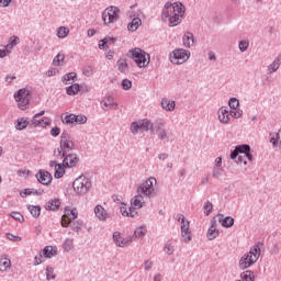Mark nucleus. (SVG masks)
Segmentation results:
<instances>
[{"instance_id": "nucleus-54", "label": "nucleus", "mask_w": 281, "mask_h": 281, "mask_svg": "<svg viewBox=\"0 0 281 281\" xmlns=\"http://www.w3.org/2000/svg\"><path fill=\"white\" fill-rule=\"evenodd\" d=\"M133 241V239L131 237L128 238H123L117 243L116 247H126L127 245H131V243Z\"/></svg>"}, {"instance_id": "nucleus-32", "label": "nucleus", "mask_w": 281, "mask_h": 281, "mask_svg": "<svg viewBox=\"0 0 281 281\" xmlns=\"http://www.w3.org/2000/svg\"><path fill=\"white\" fill-rule=\"evenodd\" d=\"M241 281H255L256 276H254V272L251 270H246L240 274Z\"/></svg>"}, {"instance_id": "nucleus-4", "label": "nucleus", "mask_w": 281, "mask_h": 281, "mask_svg": "<svg viewBox=\"0 0 281 281\" xmlns=\"http://www.w3.org/2000/svg\"><path fill=\"white\" fill-rule=\"evenodd\" d=\"M128 56L132 58V60H134V63H136L139 69L150 65V55L139 47L130 49Z\"/></svg>"}, {"instance_id": "nucleus-15", "label": "nucleus", "mask_w": 281, "mask_h": 281, "mask_svg": "<svg viewBox=\"0 0 281 281\" xmlns=\"http://www.w3.org/2000/svg\"><path fill=\"white\" fill-rule=\"evenodd\" d=\"M218 120L221 124H229V110L226 108H220L218 112Z\"/></svg>"}, {"instance_id": "nucleus-18", "label": "nucleus", "mask_w": 281, "mask_h": 281, "mask_svg": "<svg viewBox=\"0 0 281 281\" xmlns=\"http://www.w3.org/2000/svg\"><path fill=\"white\" fill-rule=\"evenodd\" d=\"M218 236V229L216 228V221H211V227L207 231L209 240H214Z\"/></svg>"}, {"instance_id": "nucleus-48", "label": "nucleus", "mask_w": 281, "mask_h": 281, "mask_svg": "<svg viewBox=\"0 0 281 281\" xmlns=\"http://www.w3.org/2000/svg\"><path fill=\"white\" fill-rule=\"evenodd\" d=\"M164 250L165 254H167L168 256H172V254H175V248L172 247V244H170V241L166 243Z\"/></svg>"}, {"instance_id": "nucleus-23", "label": "nucleus", "mask_w": 281, "mask_h": 281, "mask_svg": "<svg viewBox=\"0 0 281 281\" xmlns=\"http://www.w3.org/2000/svg\"><path fill=\"white\" fill-rule=\"evenodd\" d=\"M142 25V19L139 18H134L128 24H127V30L128 32H135L139 29Z\"/></svg>"}, {"instance_id": "nucleus-1", "label": "nucleus", "mask_w": 281, "mask_h": 281, "mask_svg": "<svg viewBox=\"0 0 281 281\" xmlns=\"http://www.w3.org/2000/svg\"><path fill=\"white\" fill-rule=\"evenodd\" d=\"M186 14V7L181 2H167L164 7L161 19H169V27H177Z\"/></svg>"}, {"instance_id": "nucleus-40", "label": "nucleus", "mask_w": 281, "mask_h": 281, "mask_svg": "<svg viewBox=\"0 0 281 281\" xmlns=\"http://www.w3.org/2000/svg\"><path fill=\"white\" fill-rule=\"evenodd\" d=\"M222 227H234V217L232 216H226L223 221H222Z\"/></svg>"}, {"instance_id": "nucleus-59", "label": "nucleus", "mask_w": 281, "mask_h": 281, "mask_svg": "<svg viewBox=\"0 0 281 281\" xmlns=\"http://www.w3.org/2000/svg\"><path fill=\"white\" fill-rule=\"evenodd\" d=\"M239 157L240 154L235 147V149L231 151V159H233L234 161H238Z\"/></svg>"}, {"instance_id": "nucleus-34", "label": "nucleus", "mask_w": 281, "mask_h": 281, "mask_svg": "<svg viewBox=\"0 0 281 281\" xmlns=\"http://www.w3.org/2000/svg\"><path fill=\"white\" fill-rule=\"evenodd\" d=\"M29 211L32 214L33 218H38L41 216L40 205H29Z\"/></svg>"}, {"instance_id": "nucleus-53", "label": "nucleus", "mask_w": 281, "mask_h": 281, "mask_svg": "<svg viewBox=\"0 0 281 281\" xmlns=\"http://www.w3.org/2000/svg\"><path fill=\"white\" fill-rule=\"evenodd\" d=\"M229 115L232 117H235V120H238L239 117H243V110L237 109L229 112Z\"/></svg>"}, {"instance_id": "nucleus-6", "label": "nucleus", "mask_w": 281, "mask_h": 281, "mask_svg": "<svg viewBox=\"0 0 281 281\" xmlns=\"http://www.w3.org/2000/svg\"><path fill=\"white\" fill-rule=\"evenodd\" d=\"M76 194H87L91 190V180L85 176H79L72 183Z\"/></svg>"}, {"instance_id": "nucleus-12", "label": "nucleus", "mask_w": 281, "mask_h": 281, "mask_svg": "<svg viewBox=\"0 0 281 281\" xmlns=\"http://www.w3.org/2000/svg\"><path fill=\"white\" fill-rule=\"evenodd\" d=\"M35 178L37 179L38 183L42 186H49L52 183L53 177L49 171L45 170H38L37 173L35 175Z\"/></svg>"}, {"instance_id": "nucleus-52", "label": "nucleus", "mask_w": 281, "mask_h": 281, "mask_svg": "<svg viewBox=\"0 0 281 281\" xmlns=\"http://www.w3.org/2000/svg\"><path fill=\"white\" fill-rule=\"evenodd\" d=\"M11 216L14 218V221H18L19 223H23V221H25V218L23 217V215L20 212H12Z\"/></svg>"}, {"instance_id": "nucleus-37", "label": "nucleus", "mask_w": 281, "mask_h": 281, "mask_svg": "<svg viewBox=\"0 0 281 281\" xmlns=\"http://www.w3.org/2000/svg\"><path fill=\"white\" fill-rule=\"evenodd\" d=\"M116 65L121 74H125L126 69H128V64L126 63V59H119Z\"/></svg>"}, {"instance_id": "nucleus-39", "label": "nucleus", "mask_w": 281, "mask_h": 281, "mask_svg": "<svg viewBox=\"0 0 281 281\" xmlns=\"http://www.w3.org/2000/svg\"><path fill=\"white\" fill-rule=\"evenodd\" d=\"M63 249L65 251H71L74 249V239H71V238L65 239V241L63 244Z\"/></svg>"}, {"instance_id": "nucleus-29", "label": "nucleus", "mask_w": 281, "mask_h": 281, "mask_svg": "<svg viewBox=\"0 0 281 281\" xmlns=\"http://www.w3.org/2000/svg\"><path fill=\"white\" fill-rule=\"evenodd\" d=\"M78 75L76 72H69L63 76L61 81L64 85H69V81L76 82Z\"/></svg>"}, {"instance_id": "nucleus-3", "label": "nucleus", "mask_w": 281, "mask_h": 281, "mask_svg": "<svg viewBox=\"0 0 281 281\" xmlns=\"http://www.w3.org/2000/svg\"><path fill=\"white\" fill-rule=\"evenodd\" d=\"M260 245L262 243H258L257 245L252 246L249 252L245 254L239 260V269L245 271V269H249L251 265H256L258 262V258H260Z\"/></svg>"}, {"instance_id": "nucleus-41", "label": "nucleus", "mask_w": 281, "mask_h": 281, "mask_svg": "<svg viewBox=\"0 0 281 281\" xmlns=\"http://www.w3.org/2000/svg\"><path fill=\"white\" fill-rule=\"evenodd\" d=\"M68 221H76L78 218V212L76 210H68L65 212V215Z\"/></svg>"}, {"instance_id": "nucleus-63", "label": "nucleus", "mask_w": 281, "mask_h": 281, "mask_svg": "<svg viewBox=\"0 0 281 281\" xmlns=\"http://www.w3.org/2000/svg\"><path fill=\"white\" fill-rule=\"evenodd\" d=\"M71 224V220L67 218V216L63 215L61 217V227H69Z\"/></svg>"}, {"instance_id": "nucleus-20", "label": "nucleus", "mask_w": 281, "mask_h": 281, "mask_svg": "<svg viewBox=\"0 0 281 281\" xmlns=\"http://www.w3.org/2000/svg\"><path fill=\"white\" fill-rule=\"evenodd\" d=\"M182 41H183V45L184 47H192V45H194V34H192V32H187L183 37H182Z\"/></svg>"}, {"instance_id": "nucleus-2", "label": "nucleus", "mask_w": 281, "mask_h": 281, "mask_svg": "<svg viewBox=\"0 0 281 281\" xmlns=\"http://www.w3.org/2000/svg\"><path fill=\"white\" fill-rule=\"evenodd\" d=\"M74 150V140L67 132L61 133L59 147L54 150V157L63 159Z\"/></svg>"}, {"instance_id": "nucleus-19", "label": "nucleus", "mask_w": 281, "mask_h": 281, "mask_svg": "<svg viewBox=\"0 0 281 281\" xmlns=\"http://www.w3.org/2000/svg\"><path fill=\"white\" fill-rule=\"evenodd\" d=\"M94 214L97 216V218H99V221H106V216H108V213H106V210H104V206L102 205H97L94 207Z\"/></svg>"}, {"instance_id": "nucleus-10", "label": "nucleus", "mask_w": 281, "mask_h": 281, "mask_svg": "<svg viewBox=\"0 0 281 281\" xmlns=\"http://www.w3.org/2000/svg\"><path fill=\"white\" fill-rule=\"evenodd\" d=\"M173 56L170 57V61L173 65H183L190 59V50L183 48H177L172 52Z\"/></svg>"}, {"instance_id": "nucleus-51", "label": "nucleus", "mask_w": 281, "mask_h": 281, "mask_svg": "<svg viewBox=\"0 0 281 281\" xmlns=\"http://www.w3.org/2000/svg\"><path fill=\"white\" fill-rule=\"evenodd\" d=\"M75 124H87V117L82 114L80 115L75 114Z\"/></svg>"}, {"instance_id": "nucleus-5", "label": "nucleus", "mask_w": 281, "mask_h": 281, "mask_svg": "<svg viewBox=\"0 0 281 281\" xmlns=\"http://www.w3.org/2000/svg\"><path fill=\"white\" fill-rule=\"evenodd\" d=\"M154 183H157V179L149 178L143 184L137 188V194H142L143 196H147L148 199H153V196H157V192L155 191Z\"/></svg>"}, {"instance_id": "nucleus-45", "label": "nucleus", "mask_w": 281, "mask_h": 281, "mask_svg": "<svg viewBox=\"0 0 281 281\" xmlns=\"http://www.w3.org/2000/svg\"><path fill=\"white\" fill-rule=\"evenodd\" d=\"M203 210H204L205 216H210V214H212V210H214V205L212 204V202H206L203 205Z\"/></svg>"}, {"instance_id": "nucleus-25", "label": "nucleus", "mask_w": 281, "mask_h": 281, "mask_svg": "<svg viewBox=\"0 0 281 281\" xmlns=\"http://www.w3.org/2000/svg\"><path fill=\"white\" fill-rule=\"evenodd\" d=\"M31 126L33 128H36V126H42L43 128H45V126H47V119L38 120V117L33 116L31 121Z\"/></svg>"}, {"instance_id": "nucleus-46", "label": "nucleus", "mask_w": 281, "mask_h": 281, "mask_svg": "<svg viewBox=\"0 0 281 281\" xmlns=\"http://www.w3.org/2000/svg\"><path fill=\"white\" fill-rule=\"evenodd\" d=\"M121 87L124 91H128L133 87V81L128 79H123L121 82Z\"/></svg>"}, {"instance_id": "nucleus-16", "label": "nucleus", "mask_w": 281, "mask_h": 281, "mask_svg": "<svg viewBox=\"0 0 281 281\" xmlns=\"http://www.w3.org/2000/svg\"><path fill=\"white\" fill-rule=\"evenodd\" d=\"M160 104H161V109H164L165 111H168V112H172L175 110V106H177L175 101L167 99V98H164L161 100Z\"/></svg>"}, {"instance_id": "nucleus-30", "label": "nucleus", "mask_w": 281, "mask_h": 281, "mask_svg": "<svg viewBox=\"0 0 281 281\" xmlns=\"http://www.w3.org/2000/svg\"><path fill=\"white\" fill-rule=\"evenodd\" d=\"M43 256L44 258H54V256H56V249L52 246H45L43 249Z\"/></svg>"}, {"instance_id": "nucleus-42", "label": "nucleus", "mask_w": 281, "mask_h": 281, "mask_svg": "<svg viewBox=\"0 0 281 281\" xmlns=\"http://www.w3.org/2000/svg\"><path fill=\"white\" fill-rule=\"evenodd\" d=\"M228 105H229V109H232L233 111H236L238 106H240V101H238V99L236 98H231L228 101Z\"/></svg>"}, {"instance_id": "nucleus-62", "label": "nucleus", "mask_w": 281, "mask_h": 281, "mask_svg": "<svg viewBox=\"0 0 281 281\" xmlns=\"http://www.w3.org/2000/svg\"><path fill=\"white\" fill-rule=\"evenodd\" d=\"M113 240H114L115 245L117 246V243H120L122 240V234L120 232H114Z\"/></svg>"}, {"instance_id": "nucleus-35", "label": "nucleus", "mask_w": 281, "mask_h": 281, "mask_svg": "<svg viewBox=\"0 0 281 281\" xmlns=\"http://www.w3.org/2000/svg\"><path fill=\"white\" fill-rule=\"evenodd\" d=\"M45 191L44 190H36V189H24L23 194L25 196H31V194H34L35 196H41Z\"/></svg>"}, {"instance_id": "nucleus-14", "label": "nucleus", "mask_w": 281, "mask_h": 281, "mask_svg": "<svg viewBox=\"0 0 281 281\" xmlns=\"http://www.w3.org/2000/svg\"><path fill=\"white\" fill-rule=\"evenodd\" d=\"M180 229H181L182 240L184 243H190V240H192V233L190 232V222L187 221L186 224H182Z\"/></svg>"}, {"instance_id": "nucleus-9", "label": "nucleus", "mask_w": 281, "mask_h": 281, "mask_svg": "<svg viewBox=\"0 0 281 281\" xmlns=\"http://www.w3.org/2000/svg\"><path fill=\"white\" fill-rule=\"evenodd\" d=\"M13 98L15 102H20L18 104L19 109L25 111L30 104V90L22 88L14 93Z\"/></svg>"}, {"instance_id": "nucleus-57", "label": "nucleus", "mask_w": 281, "mask_h": 281, "mask_svg": "<svg viewBox=\"0 0 281 281\" xmlns=\"http://www.w3.org/2000/svg\"><path fill=\"white\" fill-rule=\"evenodd\" d=\"M137 207H133V206H130L128 207V211H127V215L126 216H130L131 218H135V216H137V211H136Z\"/></svg>"}, {"instance_id": "nucleus-33", "label": "nucleus", "mask_w": 281, "mask_h": 281, "mask_svg": "<svg viewBox=\"0 0 281 281\" xmlns=\"http://www.w3.org/2000/svg\"><path fill=\"white\" fill-rule=\"evenodd\" d=\"M10 267H12V262L10 261V259L4 258V259L0 260V271L2 273L8 271V269H10Z\"/></svg>"}, {"instance_id": "nucleus-64", "label": "nucleus", "mask_w": 281, "mask_h": 281, "mask_svg": "<svg viewBox=\"0 0 281 281\" xmlns=\"http://www.w3.org/2000/svg\"><path fill=\"white\" fill-rule=\"evenodd\" d=\"M91 74H93V67H91V66H86V67L83 68V76L89 77V76H91Z\"/></svg>"}, {"instance_id": "nucleus-24", "label": "nucleus", "mask_w": 281, "mask_h": 281, "mask_svg": "<svg viewBox=\"0 0 281 281\" xmlns=\"http://www.w3.org/2000/svg\"><path fill=\"white\" fill-rule=\"evenodd\" d=\"M29 125H30V121H27V119L25 117H20L15 122L16 131H25V128H27Z\"/></svg>"}, {"instance_id": "nucleus-27", "label": "nucleus", "mask_w": 281, "mask_h": 281, "mask_svg": "<svg viewBox=\"0 0 281 281\" xmlns=\"http://www.w3.org/2000/svg\"><path fill=\"white\" fill-rule=\"evenodd\" d=\"M139 124H140V131H145L146 133H148V131L151 132L153 122H150V120L144 119V120L139 121Z\"/></svg>"}, {"instance_id": "nucleus-7", "label": "nucleus", "mask_w": 281, "mask_h": 281, "mask_svg": "<svg viewBox=\"0 0 281 281\" xmlns=\"http://www.w3.org/2000/svg\"><path fill=\"white\" fill-rule=\"evenodd\" d=\"M102 21L104 25L120 21V8L113 5L108 7L102 13Z\"/></svg>"}, {"instance_id": "nucleus-21", "label": "nucleus", "mask_w": 281, "mask_h": 281, "mask_svg": "<svg viewBox=\"0 0 281 281\" xmlns=\"http://www.w3.org/2000/svg\"><path fill=\"white\" fill-rule=\"evenodd\" d=\"M59 207H60V200L58 199L49 200L45 205V210H48L50 212H56V210H58Z\"/></svg>"}, {"instance_id": "nucleus-13", "label": "nucleus", "mask_w": 281, "mask_h": 281, "mask_svg": "<svg viewBox=\"0 0 281 281\" xmlns=\"http://www.w3.org/2000/svg\"><path fill=\"white\" fill-rule=\"evenodd\" d=\"M79 161H80V159L78 158V155L66 154V156H64L63 164L66 168H76V166H78Z\"/></svg>"}, {"instance_id": "nucleus-47", "label": "nucleus", "mask_w": 281, "mask_h": 281, "mask_svg": "<svg viewBox=\"0 0 281 281\" xmlns=\"http://www.w3.org/2000/svg\"><path fill=\"white\" fill-rule=\"evenodd\" d=\"M14 45H19V37L18 36H11L9 40V44L7 45V49H12Z\"/></svg>"}, {"instance_id": "nucleus-60", "label": "nucleus", "mask_w": 281, "mask_h": 281, "mask_svg": "<svg viewBox=\"0 0 281 281\" xmlns=\"http://www.w3.org/2000/svg\"><path fill=\"white\" fill-rule=\"evenodd\" d=\"M157 135H158L159 139H168V133L166 132L165 127L162 130L158 131Z\"/></svg>"}, {"instance_id": "nucleus-56", "label": "nucleus", "mask_w": 281, "mask_h": 281, "mask_svg": "<svg viewBox=\"0 0 281 281\" xmlns=\"http://www.w3.org/2000/svg\"><path fill=\"white\" fill-rule=\"evenodd\" d=\"M247 49H249V42L240 41L239 42V50L240 52H247Z\"/></svg>"}, {"instance_id": "nucleus-43", "label": "nucleus", "mask_w": 281, "mask_h": 281, "mask_svg": "<svg viewBox=\"0 0 281 281\" xmlns=\"http://www.w3.org/2000/svg\"><path fill=\"white\" fill-rule=\"evenodd\" d=\"M46 280L47 281L56 280V274H54V268L49 266L46 267Z\"/></svg>"}, {"instance_id": "nucleus-17", "label": "nucleus", "mask_w": 281, "mask_h": 281, "mask_svg": "<svg viewBox=\"0 0 281 281\" xmlns=\"http://www.w3.org/2000/svg\"><path fill=\"white\" fill-rule=\"evenodd\" d=\"M166 126V121L164 119H157L155 122L151 123V133H158L159 131H162Z\"/></svg>"}, {"instance_id": "nucleus-49", "label": "nucleus", "mask_w": 281, "mask_h": 281, "mask_svg": "<svg viewBox=\"0 0 281 281\" xmlns=\"http://www.w3.org/2000/svg\"><path fill=\"white\" fill-rule=\"evenodd\" d=\"M63 60H65V55L58 54V55L53 59V65H55V67H60V63H63Z\"/></svg>"}, {"instance_id": "nucleus-11", "label": "nucleus", "mask_w": 281, "mask_h": 281, "mask_svg": "<svg viewBox=\"0 0 281 281\" xmlns=\"http://www.w3.org/2000/svg\"><path fill=\"white\" fill-rule=\"evenodd\" d=\"M101 106L103 111H111V109H113L114 111H117V109H120V105L115 102V99L111 94L106 95L101 101Z\"/></svg>"}, {"instance_id": "nucleus-36", "label": "nucleus", "mask_w": 281, "mask_h": 281, "mask_svg": "<svg viewBox=\"0 0 281 281\" xmlns=\"http://www.w3.org/2000/svg\"><path fill=\"white\" fill-rule=\"evenodd\" d=\"M63 124H68L71 126L72 124H76V114H67L65 117H61Z\"/></svg>"}, {"instance_id": "nucleus-58", "label": "nucleus", "mask_w": 281, "mask_h": 281, "mask_svg": "<svg viewBox=\"0 0 281 281\" xmlns=\"http://www.w3.org/2000/svg\"><path fill=\"white\" fill-rule=\"evenodd\" d=\"M145 234L146 233L144 232V228H142V227L136 228L134 232V236L136 238H143V236H145Z\"/></svg>"}, {"instance_id": "nucleus-55", "label": "nucleus", "mask_w": 281, "mask_h": 281, "mask_svg": "<svg viewBox=\"0 0 281 281\" xmlns=\"http://www.w3.org/2000/svg\"><path fill=\"white\" fill-rule=\"evenodd\" d=\"M71 229L72 232H77V234L80 233V229H82V223L80 222H74L72 225H71Z\"/></svg>"}, {"instance_id": "nucleus-38", "label": "nucleus", "mask_w": 281, "mask_h": 281, "mask_svg": "<svg viewBox=\"0 0 281 281\" xmlns=\"http://www.w3.org/2000/svg\"><path fill=\"white\" fill-rule=\"evenodd\" d=\"M57 36L59 38H67L69 36V29L67 26H60L57 29Z\"/></svg>"}, {"instance_id": "nucleus-26", "label": "nucleus", "mask_w": 281, "mask_h": 281, "mask_svg": "<svg viewBox=\"0 0 281 281\" xmlns=\"http://www.w3.org/2000/svg\"><path fill=\"white\" fill-rule=\"evenodd\" d=\"M280 65H281V58L278 57L273 60L272 64L268 66V74H273L278 71V69H280Z\"/></svg>"}, {"instance_id": "nucleus-61", "label": "nucleus", "mask_w": 281, "mask_h": 281, "mask_svg": "<svg viewBox=\"0 0 281 281\" xmlns=\"http://www.w3.org/2000/svg\"><path fill=\"white\" fill-rule=\"evenodd\" d=\"M7 238L9 240H12L13 243H19L21 241V237L16 236V235H13L12 233H8L7 234Z\"/></svg>"}, {"instance_id": "nucleus-8", "label": "nucleus", "mask_w": 281, "mask_h": 281, "mask_svg": "<svg viewBox=\"0 0 281 281\" xmlns=\"http://www.w3.org/2000/svg\"><path fill=\"white\" fill-rule=\"evenodd\" d=\"M235 148L239 153V158L238 160H236V164H244V166H247V160L254 161V156L251 155V147L249 145H237Z\"/></svg>"}, {"instance_id": "nucleus-31", "label": "nucleus", "mask_w": 281, "mask_h": 281, "mask_svg": "<svg viewBox=\"0 0 281 281\" xmlns=\"http://www.w3.org/2000/svg\"><path fill=\"white\" fill-rule=\"evenodd\" d=\"M78 91H80V85L72 83L71 86L66 88L67 95H76L78 94Z\"/></svg>"}, {"instance_id": "nucleus-22", "label": "nucleus", "mask_w": 281, "mask_h": 281, "mask_svg": "<svg viewBox=\"0 0 281 281\" xmlns=\"http://www.w3.org/2000/svg\"><path fill=\"white\" fill-rule=\"evenodd\" d=\"M132 205L133 207H136L137 210H140V207H144V195L137 193V195L132 199Z\"/></svg>"}, {"instance_id": "nucleus-44", "label": "nucleus", "mask_w": 281, "mask_h": 281, "mask_svg": "<svg viewBox=\"0 0 281 281\" xmlns=\"http://www.w3.org/2000/svg\"><path fill=\"white\" fill-rule=\"evenodd\" d=\"M139 131H142V126L139 121L138 122H133L131 125V133H133V135H137V133H139Z\"/></svg>"}, {"instance_id": "nucleus-28", "label": "nucleus", "mask_w": 281, "mask_h": 281, "mask_svg": "<svg viewBox=\"0 0 281 281\" xmlns=\"http://www.w3.org/2000/svg\"><path fill=\"white\" fill-rule=\"evenodd\" d=\"M65 168H67L64 162L59 164L58 167L55 169L54 177L55 179H63L65 176Z\"/></svg>"}, {"instance_id": "nucleus-50", "label": "nucleus", "mask_w": 281, "mask_h": 281, "mask_svg": "<svg viewBox=\"0 0 281 281\" xmlns=\"http://www.w3.org/2000/svg\"><path fill=\"white\" fill-rule=\"evenodd\" d=\"M45 262V259L43 258V254H38L34 257V267H38V265H43Z\"/></svg>"}]
</instances>
